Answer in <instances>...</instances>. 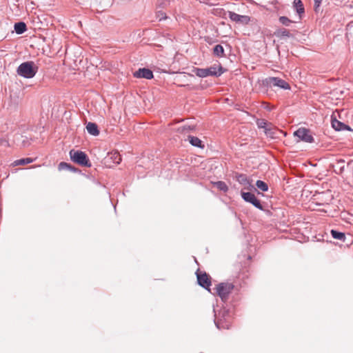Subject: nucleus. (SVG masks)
<instances>
[{"mask_svg": "<svg viewBox=\"0 0 353 353\" xmlns=\"http://www.w3.org/2000/svg\"><path fill=\"white\" fill-rule=\"evenodd\" d=\"M39 66L32 61L21 63L17 68V74L25 79H32L37 73Z\"/></svg>", "mask_w": 353, "mask_h": 353, "instance_id": "f03ea898", "label": "nucleus"}, {"mask_svg": "<svg viewBox=\"0 0 353 353\" xmlns=\"http://www.w3.org/2000/svg\"><path fill=\"white\" fill-rule=\"evenodd\" d=\"M241 194L242 199L245 202L252 204L260 210H263V207L260 200H259L253 193L250 192H241Z\"/></svg>", "mask_w": 353, "mask_h": 353, "instance_id": "1a4fd4ad", "label": "nucleus"}, {"mask_svg": "<svg viewBox=\"0 0 353 353\" xmlns=\"http://www.w3.org/2000/svg\"><path fill=\"white\" fill-rule=\"evenodd\" d=\"M331 124L332 127L336 131H344V126L345 123L337 120L336 118H332Z\"/></svg>", "mask_w": 353, "mask_h": 353, "instance_id": "aec40b11", "label": "nucleus"}, {"mask_svg": "<svg viewBox=\"0 0 353 353\" xmlns=\"http://www.w3.org/2000/svg\"><path fill=\"white\" fill-rule=\"evenodd\" d=\"M14 29L17 34H21L27 30V26L24 22L19 21L14 23Z\"/></svg>", "mask_w": 353, "mask_h": 353, "instance_id": "f3484780", "label": "nucleus"}, {"mask_svg": "<svg viewBox=\"0 0 353 353\" xmlns=\"http://www.w3.org/2000/svg\"><path fill=\"white\" fill-rule=\"evenodd\" d=\"M133 75L137 79H152L154 77L153 72L146 68H139L134 72Z\"/></svg>", "mask_w": 353, "mask_h": 353, "instance_id": "9b49d317", "label": "nucleus"}, {"mask_svg": "<svg viewBox=\"0 0 353 353\" xmlns=\"http://www.w3.org/2000/svg\"><path fill=\"white\" fill-rule=\"evenodd\" d=\"M110 159L116 164H119L122 160L121 154L118 152L110 154Z\"/></svg>", "mask_w": 353, "mask_h": 353, "instance_id": "a878e982", "label": "nucleus"}, {"mask_svg": "<svg viewBox=\"0 0 353 353\" xmlns=\"http://www.w3.org/2000/svg\"><path fill=\"white\" fill-rule=\"evenodd\" d=\"M33 162V159L27 157L23 158L14 161L13 164L14 165H23L26 164H29Z\"/></svg>", "mask_w": 353, "mask_h": 353, "instance_id": "5701e85b", "label": "nucleus"}, {"mask_svg": "<svg viewBox=\"0 0 353 353\" xmlns=\"http://www.w3.org/2000/svg\"><path fill=\"white\" fill-rule=\"evenodd\" d=\"M263 85L268 88L279 87L284 90H290V85L285 80L279 77H268L263 80Z\"/></svg>", "mask_w": 353, "mask_h": 353, "instance_id": "423d86ee", "label": "nucleus"}, {"mask_svg": "<svg viewBox=\"0 0 353 353\" xmlns=\"http://www.w3.org/2000/svg\"><path fill=\"white\" fill-rule=\"evenodd\" d=\"M213 184L220 191H222L223 192H227L228 190V186L224 181H218L214 182Z\"/></svg>", "mask_w": 353, "mask_h": 353, "instance_id": "4be33fe9", "label": "nucleus"}, {"mask_svg": "<svg viewBox=\"0 0 353 353\" xmlns=\"http://www.w3.org/2000/svg\"><path fill=\"white\" fill-rule=\"evenodd\" d=\"M85 128L88 132L92 136H98L100 133L98 125L95 123L88 122Z\"/></svg>", "mask_w": 353, "mask_h": 353, "instance_id": "2eb2a0df", "label": "nucleus"}, {"mask_svg": "<svg viewBox=\"0 0 353 353\" xmlns=\"http://www.w3.org/2000/svg\"><path fill=\"white\" fill-rule=\"evenodd\" d=\"M188 140L190 143L194 147L202 149L204 148L202 141L196 137L188 136Z\"/></svg>", "mask_w": 353, "mask_h": 353, "instance_id": "6ab92c4d", "label": "nucleus"}, {"mask_svg": "<svg viewBox=\"0 0 353 353\" xmlns=\"http://www.w3.org/2000/svg\"><path fill=\"white\" fill-rule=\"evenodd\" d=\"M69 155L70 159L74 163H77L81 166L86 168H90L92 166L89 157L85 152L72 149L69 152Z\"/></svg>", "mask_w": 353, "mask_h": 353, "instance_id": "7ed1b4c3", "label": "nucleus"}, {"mask_svg": "<svg viewBox=\"0 0 353 353\" xmlns=\"http://www.w3.org/2000/svg\"><path fill=\"white\" fill-rule=\"evenodd\" d=\"M213 54L219 58L225 56L224 48L221 44H217L213 48Z\"/></svg>", "mask_w": 353, "mask_h": 353, "instance_id": "412c9836", "label": "nucleus"}, {"mask_svg": "<svg viewBox=\"0 0 353 353\" xmlns=\"http://www.w3.org/2000/svg\"><path fill=\"white\" fill-rule=\"evenodd\" d=\"M196 275L199 285L210 292V287L211 285V277L210 275L205 272H200L199 270H197L196 272Z\"/></svg>", "mask_w": 353, "mask_h": 353, "instance_id": "6e6552de", "label": "nucleus"}, {"mask_svg": "<svg viewBox=\"0 0 353 353\" xmlns=\"http://www.w3.org/2000/svg\"><path fill=\"white\" fill-rule=\"evenodd\" d=\"M214 313V324L216 327L219 330H228L231 327V315L229 312V310L225 308H223L219 311H217L214 307L213 309Z\"/></svg>", "mask_w": 353, "mask_h": 353, "instance_id": "f257e3e1", "label": "nucleus"}, {"mask_svg": "<svg viewBox=\"0 0 353 353\" xmlns=\"http://www.w3.org/2000/svg\"><path fill=\"white\" fill-rule=\"evenodd\" d=\"M237 181L241 184H243V185H247V184L250 183L249 180H248L247 176L245 174H239V176H237Z\"/></svg>", "mask_w": 353, "mask_h": 353, "instance_id": "cd10ccee", "label": "nucleus"}, {"mask_svg": "<svg viewBox=\"0 0 353 353\" xmlns=\"http://www.w3.org/2000/svg\"><path fill=\"white\" fill-rule=\"evenodd\" d=\"M279 131L272 129V128H265V133L268 137H271L272 139H275L278 137L277 133ZM282 132L280 131L279 133H281Z\"/></svg>", "mask_w": 353, "mask_h": 353, "instance_id": "393cba45", "label": "nucleus"}, {"mask_svg": "<svg viewBox=\"0 0 353 353\" xmlns=\"http://www.w3.org/2000/svg\"><path fill=\"white\" fill-rule=\"evenodd\" d=\"M193 72L195 74L201 78H205L207 77H220L224 72L222 66L217 68L215 65L210 66L206 68H194Z\"/></svg>", "mask_w": 353, "mask_h": 353, "instance_id": "20e7f679", "label": "nucleus"}, {"mask_svg": "<svg viewBox=\"0 0 353 353\" xmlns=\"http://www.w3.org/2000/svg\"><path fill=\"white\" fill-rule=\"evenodd\" d=\"M330 234L332 237L334 239L340 240L343 242H345L346 240L345 234L343 232L332 229L330 231Z\"/></svg>", "mask_w": 353, "mask_h": 353, "instance_id": "a211bd4d", "label": "nucleus"}, {"mask_svg": "<svg viewBox=\"0 0 353 353\" xmlns=\"http://www.w3.org/2000/svg\"><path fill=\"white\" fill-rule=\"evenodd\" d=\"M314 10L316 12H317L321 4L322 0H314Z\"/></svg>", "mask_w": 353, "mask_h": 353, "instance_id": "c756f323", "label": "nucleus"}, {"mask_svg": "<svg viewBox=\"0 0 353 353\" xmlns=\"http://www.w3.org/2000/svg\"><path fill=\"white\" fill-rule=\"evenodd\" d=\"M344 130H347V131H352V129L351 128L350 126H349L348 125H346L345 124V126H344Z\"/></svg>", "mask_w": 353, "mask_h": 353, "instance_id": "7c9ffc66", "label": "nucleus"}, {"mask_svg": "<svg viewBox=\"0 0 353 353\" xmlns=\"http://www.w3.org/2000/svg\"><path fill=\"white\" fill-rule=\"evenodd\" d=\"M294 136L298 137L300 141L305 143H312L314 142V138L310 130L305 128H299L297 129L294 132Z\"/></svg>", "mask_w": 353, "mask_h": 353, "instance_id": "0eeeda50", "label": "nucleus"}, {"mask_svg": "<svg viewBox=\"0 0 353 353\" xmlns=\"http://www.w3.org/2000/svg\"><path fill=\"white\" fill-rule=\"evenodd\" d=\"M230 19L241 25H248L250 21V17L248 15H241L232 11L228 12Z\"/></svg>", "mask_w": 353, "mask_h": 353, "instance_id": "9d476101", "label": "nucleus"}, {"mask_svg": "<svg viewBox=\"0 0 353 353\" xmlns=\"http://www.w3.org/2000/svg\"><path fill=\"white\" fill-rule=\"evenodd\" d=\"M256 186L263 192H267L268 190V185L263 181L257 180L256 182Z\"/></svg>", "mask_w": 353, "mask_h": 353, "instance_id": "b1692460", "label": "nucleus"}, {"mask_svg": "<svg viewBox=\"0 0 353 353\" xmlns=\"http://www.w3.org/2000/svg\"><path fill=\"white\" fill-rule=\"evenodd\" d=\"M274 35L280 39H283L285 37L290 38L292 37V34L290 32V31L285 28L278 29L274 32Z\"/></svg>", "mask_w": 353, "mask_h": 353, "instance_id": "dca6fc26", "label": "nucleus"}, {"mask_svg": "<svg viewBox=\"0 0 353 353\" xmlns=\"http://www.w3.org/2000/svg\"><path fill=\"white\" fill-rule=\"evenodd\" d=\"M58 169L59 170H67L72 172H77L80 173L81 170L73 165H72L70 163L62 161L58 165Z\"/></svg>", "mask_w": 353, "mask_h": 353, "instance_id": "ddd939ff", "label": "nucleus"}, {"mask_svg": "<svg viewBox=\"0 0 353 353\" xmlns=\"http://www.w3.org/2000/svg\"><path fill=\"white\" fill-rule=\"evenodd\" d=\"M257 125L259 128H263L265 130V128H267V125H268V123L264 119H260L257 121Z\"/></svg>", "mask_w": 353, "mask_h": 353, "instance_id": "c85d7f7f", "label": "nucleus"}, {"mask_svg": "<svg viewBox=\"0 0 353 353\" xmlns=\"http://www.w3.org/2000/svg\"><path fill=\"white\" fill-rule=\"evenodd\" d=\"M234 288V285L231 283L221 282L217 284L214 290H215V293L221 298V301L225 302Z\"/></svg>", "mask_w": 353, "mask_h": 353, "instance_id": "39448f33", "label": "nucleus"}, {"mask_svg": "<svg viewBox=\"0 0 353 353\" xmlns=\"http://www.w3.org/2000/svg\"><path fill=\"white\" fill-rule=\"evenodd\" d=\"M334 172L339 175H341L345 170V160L340 159L336 161L335 165H332Z\"/></svg>", "mask_w": 353, "mask_h": 353, "instance_id": "f8f14e48", "label": "nucleus"}, {"mask_svg": "<svg viewBox=\"0 0 353 353\" xmlns=\"http://www.w3.org/2000/svg\"><path fill=\"white\" fill-rule=\"evenodd\" d=\"M293 8L296 10L299 14V18L301 19L302 14L305 12V8L301 0H294Z\"/></svg>", "mask_w": 353, "mask_h": 353, "instance_id": "4468645a", "label": "nucleus"}, {"mask_svg": "<svg viewBox=\"0 0 353 353\" xmlns=\"http://www.w3.org/2000/svg\"><path fill=\"white\" fill-rule=\"evenodd\" d=\"M279 21L282 25L285 26H290V24L293 23L292 20H290L288 17L285 16L280 17L279 18Z\"/></svg>", "mask_w": 353, "mask_h": 353, "instance_id": "bb28decb", "label": "nucleus"}]
</instances>
